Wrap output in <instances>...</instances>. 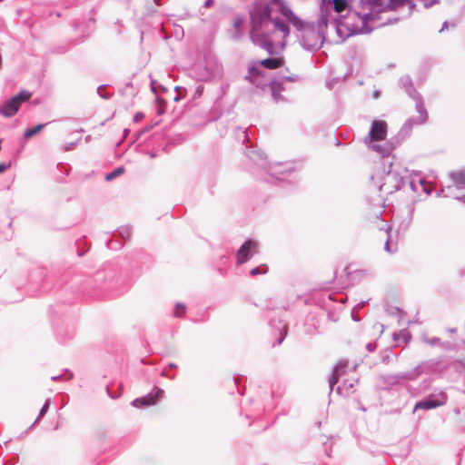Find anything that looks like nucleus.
I'll return each mask as SVG.
<instances>
[{"mask_svg":"<svg viewBox=\"0 0 465 465\" xmlns=\"http://www.w3.org/2000/svg\"><path fill=\"white\" fill-rule=\"evenodd\" d=\"M298 75H290V76H282V79H283L284 82H296L298 80Z\"/></svg>","mask_w":465,"mask_h":465,"instance_id":"4d7b16f0","label":"nucleus"},{"mask_svg":"<svg viewBox=\"0 0 465 465\" xmlns=\"http://www.w3.org/2000/svg\"><path fill=\"white\" fill-rule=\"evenodd\" d=\"M284 81L282 77L277 79H271L267 84L270 89L272 98L274 103H288L289 100L281 93L285 91Z\"/></svg>","mask_w":465,"mask_h":465,"instance_id":"f8f14e48","label":"nucleus"},{"mask_svg":"<svg viewBox=\"0 0 465 465\" xmlns=\"http://www.w3.org/2000/svg\"><path fill=\"white\" fill-rule=\"evenodd\" d=\"M408 183L411 189L413 191V192H417L418 188H417V185L415 183V181L414 179L411 176V174L409 173V178H405V183Z\"/></svg>","mask_w":465,"mask_h":465,"instance_id":"37998d69","label":"nucleus"},{"mask_svg":"<svg viewBox=\"0 0 465 465\" xmlns=\"http://www.w3.org/2000/svg\"><path fill=\"white\" fill-rule=\"evenodd\" d=\"M284 60L282 57H269L258 62V64L267 69H276L282 66Z\"/></svg>","mask_w":465,"mask_h":465,"instance_id":"4be33fe9","label":"nucleus"},{"mask_svg":"<svg viewBox=\"0 0 465 465\" xmlns=\"http://www.w3.org/2000/svg\"><path fill=\"white\" fill-rule=\"evenodd\" d=\"M328 5L329 12L333 10L337 15H341V14L348 7L347 0H329Z\"/></svg>","mask_w":465,"mask_h":465,"instance_id":"393cba45","label":"nucleus"},{"mask_svg":"<svg viewBox=\"0 0 465 465\" xmlns=\"http://www.w3.org/2000/svg\"><path fill=\"white\" fill-rule=\"evenodd\" d=\"M262 5H269L271 7L272 5H276L279 6V11L282 14V8L283 6H288L283 0H269L268 3H261Z\"/></svg>","mask_w":465,"mask_h":465,"instance_id":"ea45409f","label":"nucleus"},{"mask_svg":"<svg viewBox=\"0 0 465 465\" xmlns=\"http://www.w3.org/2000/svg\"><path fill=\"white\" fill-rule=\"evenodd\" d=\"M381 164L383 174L378 189L386 194H391L405 185V178H409V170L389 158L381 161Z\"/></svg>","mask_w":465,"mask_h":465,"instance_id":"f03ea898","label":"nucleus"},{"mask_svg":"<svg viewBox=\"0 0 465 465\" xmlns=\"http://www.w3.org/2000/svg\"><path fill=\"white\" fill-rule=\"evenodd\" d=\"M384 249L389 253H394L396 252V248H392V245L391 244L389 239H387V241L385 242Z\"/></svg>","mask_w":465,"mask_h":465,"instance_id":"09e8293b","label":"nucleus"},{"mask_svg":"<svg viewBox=\"0 0 465 465\" xmlns=\"http://www.w3.org/2000/svg\"><path fill=\"white\" fill-rule=\"evenodd\" d=\"M389 312L391 314H396L399 316V318H401L402 315L404 314V312L403 310H401V308L399 307H395V308H391V312L389 311Z\"/></svg>","mask_w":465,"mask_h":465,"instance_id":"8fccbe9b","label":"nucleus"},{"mask_svg":"<svg viewBox=\"0 0 465 465\" xmlns=\"http://www.w3.org/2000/svg\"><path fill=\"white\" fill-rule=\"evenodd\" d=\"M440 338H438V337H432V338L429 339L427 342H428L430 345H431V346H436V345H438V344L440 343Z\"/></svg>","mask_w":465,"mask_h":465,"instance_id":"6e6d98bb","label":"nucleus"},{"mask_svg":"<svg viewBox=\"0 0 465 465\" xmlns=\"http://www.w3.org/2000/svg\"><path fill=\"white\" fill-rule=\"evenodd\" d=\"M329 0H322V5L320 7V15L322 14V9H324L327 12V19L329 20Z\"/></svg>","mask_w":465,"mask_h":465,"instance_id":"a18cd8bd","label":"nucleus"},{"mask_svg":"<svg viewBox=\"0 0 465 465\" xmlns=\"http://www.w3.org/2000/svg\"><path fill=\"white\" fill-rule=\"evenodd\" d=\"M244 22V18L242 15H237L233 21V27H234V31L233 32H230V37L234 40V41H238L241 39L242 35V32L241 30V26L242 25Z\"/></svg>","mask_w":465,"mask_h":465,"instance_id":"5701e85b","label":"nucleus"},{"mask_svg":"<svg viewBox=\"0 0 465 465\" xmlns=\"http://www.w3.org/2000/svg\"><path fill=\"white\" fill-rule=\"evenodd\" d=\"M150 85L153 94H157L158 92L166 93L168 91L164 85L159 84L156 80H151Z\"/></svg>","mask_w":465,"mask_h":465,"instance_id":"c9c22d12","label":"nucleus"},{"mask_svg":"<svg viewBox=\"0 0 465 465\" xmlns=\"http://www.w3.org/2000/svg\"><path fill=\"white\" fill-rule=\"evenodd\" d=\"M449 23L447 21L443 22L441 28L439 30L440 33L443 32L444 30L448 29Z\"/></svg>","mask_w":465,"mask_h":465,"instance_id":"69168bd1","label":"nucleus"},{"mask_svg":"<svg viewBox=\"0 0 465 465\" xmlns=\"http://www.w3.org/2000/svg\"><path fill=\"white\" fill-rule=\"evenodd\" d=\"M448 400L447 394L440 391L438 394H430L422 400L417 401L414 405L413 411L418 410H432L446 404Z\"/></svg>","mask_w":465,"mask_h":465,"instance_id":"0eeeda50","label":"nucleus"},{"mask_svg":"<svg viewBox=\"0 0 465 465\" xmlns=\"http://www.w3.org/2000/svg\"><path fill=\"white\" fill-rule=\"evenodd\" d=\"M203 93V85H198L193 94V99H198L202 96Z\"/></svg>","mask_w":465,"mask_h":465,"instance_id":"c03bdc74","label":"nucleus"},{"mask_svg":"<svg viewBox=\"0 0 465 465\" xmlns=\"http://www.w3.org/2000/svg\"><path fill=\"white\" fill-rule=\"evenodd\" d=\"M63 377H64V375H63V374H61V375H55V376H53V377L51 378V380H52V381H62V380H63Z\"/></svg>","mask_w":465,"mask_h":465,"instance_id":"338daca9","label":"nucleus"},{"mask_svg":"<svg viewBox=\"0 0 465 465\" xmlns=\"http://www.w3.org/2000/svg\"><path fill=\"white\" fill-rule=\"evenodd\" d=\"M54 333L57 341L62 344L72 340L74 335V330L69 327H58L54 330Z\"/></svg>","mask_w":465,"mask_h":465,"instance_id":"412c9836","label":"nucleus"},{"mask_svg":"<svg viewBox=\"0 0 465 465\" xmlns=\"http://www.w3.org/2000/svg\"><path fill=\"white\" fill-rule=\"evenodd\" d=\"M273 20H274L275 32L279 31V32L282 33L284 38L289 36L290 27H289L288 24L277 17L273 18Z\"/></svg>","mask_w":465,"mask_h":465,"instance_id":"cd10ccee","label":"nucleus"},{"mask_svg":"<svg viewBox=\"0 0 465 465\" xmlns=\"http://www.w3.org/2000/svg\"><path fill=\"white\" fill-rule=\"evenodd\" d=\"M50 404H51V400L50 399H46L43 407L41 408L40 411H39V414L37 416V418L35 419V420L34 421V423L32 424V426L30 427V429L36 425L44 417L45 415L47 413L49 408H50Z\"/></svg>","mask_w":465,"mask_h":465,"instance_id":"2f4dec72","label":"nucleus"},{"mask_svg":"<svg viewBox=\"0 0 465 465\" xmlns=\"http://www.w3.org/2000/svg\"><path fill=\"white\" fill-rule=\"evenodd\" d=\"M381 381L384 387L383 389H389L400 382L401 380H412L414 379V373L412 371L400 372L396 374H384L381 375Z\"/></svg>","mask_w":465,"mask_h":465,"instance_id":"4468645a","label":"nucleus"},{"mask_svg":"<svg viewBox=\"0 0 465 465\" xmlns=\"http://www.w3.org/2000/svg\"><path fill=\"white\" fill-rule=\"evenodd\" d=\"M282 15L300 32L310 26L297 16L289 6H283L282 8Z\"/></svg>","mask_w":465,"mask_h":465,"instance_id":"dca6fc26","label":"nucleus"},{"mask_svg":"<svg viewBox=\"0 0 465 465\" xmlns=\"http://www.w3.org/2000/svg\"><path fill=\"white\" fill-rule=\"evenodd\" d=\"M270 324L273 328L277 329V331H279L280 337L277 340V345H280L287 336V331H288L287 324L284 323L282 321H279L278 324H275L274 322H270Z\"/></svg>","mask_w":465,"mask_h":465,"instance_id":"a878e982","label":"nucleus"},{"mask_svg":"<svg viewBox=\"0 0 465 465\" xmlns=\"http://www.w3.org/2000/svg\"><path fill=\"white\" fill-rule=\"evenodd\" d=\"M450 177L458 189H465V169L450 173Z\"/></svg>","mask_w":465,"mask_h":465,"instance_id":"b1692460","label":"nucleus"},{"mask_svg":"<svg viewBox=\"0 0 465 465\" xmlns=\"http://www.w3.org/2000/svg\"><path fill=\"white\" fill-rule=\"evenodd\" d=\"M413 100L415 101L416 111L419 114V117L417 118V124H423L428 120V113L424 105L423 98L421 94H420L417 97L413 98Z\"/></svg>","mask_w":465,"mask_h":465,"instance_id":"aec40b11","label":"nucleus"},{"mask_svg":"<svg viewBox=\"0 0 465 465\" xmlns=\"http://www.w3.org/2000/svg\"><path fill=\"white\" fill-rule=\"evenodd\" d=\"M143 118H144V114L142 112H138L134 115L133 120L134 123H138V122L142 121Z\"/></svg>","mask_w":465,"mask_h":465,"instance_id":"864d4df0","label":"nucleus"},{"mask_svg":"<svg viewBox=\"0 0 465 465\" xmlns=\"http://www.w3.org/2000/svg\"><path fill=\"white\" fill-rule=\"evenodd\" d=\"M11 167V162L5 163H0V174L5 173L6 170H8Z\"/></svg>","mask_w":465,"mask_h":465,"instance_id":"603ef678","label":"nucleus"},{"mask_svg":"<svg viewBox=\"0 0 465 465\" xmlns=\"http://www.w3.org/2000/svg\"><path fill=\"white\" fill-rule=\"evenodd\" d=\"M32 96L29 91L22 90L8 99L0 108V114L5 117H13L19 110L22 103L28 101Z\"/></svg>","mask_w":465,"mask_h":465,"instance_id":"423d86ee","label":"nucleus"},{"mask_svg":"<svg viewBox=\"0 0 465 465\" xmlns=\"http://www.w3.org/2000/svg\"><path fill=\"white\" fill-rule=\"evenodd\" d=\"M45 126V124H39L35 125L34 127L27 128L24 133V138L29 139V138L33 137L34 135L40 133L44 129Z\"/></svg>","mask_w":465,"mask_h":465,"instance_id":"7c9ffc66","label":"nucleus"},{"mask_svg":"<svg viewBox=\"0 0 465 465\" xmlns=\"http://www.w3.org/2000/svg\"><path fill=\"white\" fill-rule=\"evenodd\" d=\"M386 134L387 123L382 120H373L370 127L368 137L365 138V142H367V140L370 142L381 141L385 138Z\"/></svg>","mask_w":465,"mask_h":465,"instance_id":"ddd939ff","label":"nucleus"},{"mask_svg":"<svg viewBox=\"0 0 465 465\" xmlns=\"http://www.w3.org/2000/svg\"><path fill=\"white\" fill-rule=\"evenodd\" d=\"M258 62L249 66L248 74L245 75L244 79L249 81L251 84L255 85L257 88L264 89L267 86L266 84H262L260 77L262 75V71L259 68Z\"/></svg>","mask_w":465,"mask_h":465,"instance_id":"2eb2a0df","label":"nucleus"},{"mask_svg":"<svg viewBox=\"0 0 465 465\" xmlns=\"http://www.w3.org/2000/svg\"><path fill=\"white\" fill-rule=\"evenodd\" d=\"M404 139L402 135H399V134L386 142L384 144H372L371 145V149L381 155V161L389 158L393 161L394 156L391 157V153L393 150L401 144V141Z\"/></svg>","mask_w":465,"mask_h":465,"instance_id":"6e6552de","label":"nucleus"},{"mask_svg":"<svg viewBox=\"0 0 465 465\" xmlns=\"http://www.w3.org/2000/svg\"><path fill=\"white\" fill-rule=\"evenodd\" d=\"M124 166H119L113 170L110 173H107L104 176L105 181L110 182L115 179L116 177L120 176L122 173H124Z\"/></svg>","mask_w":465,"mask_h":465,"instance_id":"473e14b6","label":"nucleus"},{"mask_svg":"<svg viewBox=\"0 0 465 465\" xmlns=\"http://www.w3.org/2000/svg\"><path fill=\"white\" fill-rule=\"evenodd\" d=\"M117 234L123 240H127L132 235V227L128 225L122 226L117 230Z\"/></svg>","mask_w":465,"mask_h":465,"instance_id":"72a5a7b5","label":"nucleus"},{"mask_svg":"<svg viewBox=\"0 0 465 465\" xmlns=\"http://www.w3.org/2000/svg\"><path fill=\"white\" fill-rule=\"evenodd\" d=\"M161 375H162L163 377H166V378H168V379H170V380H173V379L175 378V374L168 375V374L166 373L165 370L162 371Z\"/></svg>","mask_w":465,"mask_h":465,"instance_id":"680f3d73","label":"nucleus"},{"mask_svg":"<svg viewBox=\"0 0 465 465\" xmlns=\"http://www.w3.org/2000/svg\"><path fill=\"white\" fill-rule=\"evenodd\" d=\"M257 252V242L252 239H247L236 252L237 265L248 262Z\"/></svg>","mask_w":465,"mask_h":465,"instance_id":"9b49d317","label":"nucleus"},{"mask_svg":"<svg viewBox=\"0 0 465 465\" xmlns=\"http://www.w3.org/2000/svg\"><path fill=\"white\" fill-rule=\"evenodd\" d=\"M401 88L404 89L407 94L411 98H415L420 94L415 89L410 75H403L399 80Z\"/></svg>","mask_w":465,"mask_h":465,"instance_id":"6ab92c4d","label":"nucleus"},{"mask_svg":"<svg viewBox=\"0 0 465 465\" xmlns=\"http://www.w3.org/2000/svg\"><path fill=\"white\" fill-rule=\"evenodd\" d=\"M358 7L362 13H371V21L379 18V14L388 10L382 0H360Z\"/></svg>","mask_w":465,"mask_h":465,"instance_id":"9d476101","label":"nucleus"},{"mask_svg":"<svg viewBox=\"0 0 465 465\" xmlns=\"http://www.w3.org/2000/svg\"><path fill=\"white\" fill-rule=\"evenodd\" d=\"M414 124H417L416 118L411 117L407 119L402 127L401 128L399 135H402V137L404 138L408 136L411 132Z\"/></svg>","mask_w":465,"mask_h":465,"instance_id":"c85d7f7f","label":"nucleus"},{"mask_svg":"<svg viewBox=\"0 0 465 465\" xmlns=\"http://www.w3.org/2000/svg\"><path fill=\"white\" fill-rule=\"evenodd\" d=\"M328 26L327 12L322 9L319 16L317 28L309 26L301 32L299 43L304 50L316 52L320 50L325 41L324 29Z\"/></svg>","mask_w":465,"mask_h":465,"instance_id":"7ed1b4c3","label":"nucleus"},{"mask_svg":"<svg viewBox=\"0 0 465 465\" xmlns=\"http://www.w3.org/2000/svg\"><path fill=\"white\" fill-rule=\"evenodd\" d=\"M414 212L415 202L407 203L404 209L401 211L402 219L399 223V230L406 231L410 227L412 222Z\"/></svg>","mask_w":465,"mask_h":465,"instance_id":"f3484780","label":"nucleus"},{"mask_svg":"<svg viewBox=\"0 0 465 465\" xmlns=\"http://www.w3.org/2000/svg\"><path fill=\"white\" fill-rule=\"evenodd\" d=\"M405 5H409L411 8L415 6V4L411 0H389L386 7H388V10H396L398 7Z\"/></svg>","mask_w":465,"mask_h":465,"instance_id":"c756f323","label":"nucleus"},{"mask_svg":"<svg viewBox=\"0 0 465 465\" xmlns=\"http://www.w3.org/2000/svg\"><path fill=\"white\" fill-rule=\"evenodd\" d=\"M250 22L249 35L253 45L266 50L271 55L275 54L276 50L272 40V35L275 33L272 7L260 2L254 3L250 11Z\"/></svg>","mask_w":465,"mask_h":465,"instance_id":"f257e3e1","label":"nucleus"},{"mask_svg":"<svg viewBox=\"0 0 465 465\" xmlns=\"http://www.w3.org/2000/svg\"><path fill=\"white\" fill-rule=\"evenodd\" d=\"M155 103L157 105V114L163 115L165 113L166 102L160 96L155 97Z\"/></svg>","mask_w":465,"mask_h":465,"instance_id":"4c0bfd02","label":"nucleus"},{"mask_svg":"<svg viewBox=\"0 0 465 465\" xmlns=\"http://www.w3.org/2000/svg\"><path fill=\"white\" fill-rule=\"evenodd\" d=\"M346 367H347L346 361H340L333 368L331 376L329 379L330 392L333 391L334 386L338 383L340 377L345 371Z\"/></svg>","mask_w":465,"mask_h":465,"instance_id":"a211bd4d","label":"nucleus"},{"mask_svg":"<svg viewBox=\"0 0 465 465\" xmlns=\"http://www.w3.org/2000/svg\"><path fill=\"white\" fill-rule=\"evenodd\" d=\"M335 293H331L328 295L329 300L334 301V302H340L341 303H344L347 301V296L341 297L339 300H337Z\"/></svg>","mask_w":465,"mask_h":465,"instance_id":"49530a36","label":"nucleus"},{"mask_svg":"<svg viewBox=\"0 0 465 465\" xmlns=\"http://www.w3.org/2000/svg\"><path fill=\"white\" fill-rule=\"evenodd\" d=\"M423 3L425 8L431 7L435 4L439 3V0H420Z\"/></svg>","mask_w":465,"mask_h":465,"instance_id":"3c124183","label":"nucleus"},{"mask_svg":"<svg viewBox=\"0 0 465 465\" xmlns=\"http://www.w3.org/2000/svg\"><path fill=\"white\" fill-rule=\"evenodd\" d=\"M376 348H377V343L375 341L369 342L366 345V349L370 352H373L376 350Z\"/></svg>","mask_w":465,"mask_h":465,"instance_id":"5fc2aeb1","label":"nucleus"},{"mask_svg":"<svg viewBox=\"0 0 465 465\" xmlns=\"http://www.w3.org/2000/svg\"><path fill=\"white\" fill-rule=\"evenodd\" d=\"M223 73V65L214 60L213 68L212 69L211 74L213 76L221 75Z\"/></svg>","mask_w":465,"mask_h":465,"instance_id":"58836bf2","label":"nucleus"},{"mask_svg":"<svg viewBox=\"0 0 465 465\" xmlns=\"http://www.w3.org/2000/svg\"><path fill=\"white\" fill-rule=\"evenodd\" d=\"M122 243L120 241L118 240H110L108 242H107V247L109 249H112V250H118V249H121L122 248Z\"/></svg>","mask_w":465,"mask_h":465,"instance_id":"79ce46f5","label":"nucleus"},{"mask_svg":"<svg viewBox=\"0 0 465 465\" xmlns=\"http://www.w3.org/2000/svg\"><path fill=\"white\" fill-rule=\"evenodd\" d=\"M353 383L349 381H344L342 384L338 385L335 391L340 396L347 397L352 392Z\"/></svg>","mask_w":465,"mask_h":465,"instance_id":"bb28decb","label":"nucleus"},{"mask_svg":"<svg viewBox=\"0 0 465 465\" xmlns=\"http://www.w3.org/2000/svg\"><path fill=\"white\" fill-rule=\"evenodd\" d=\"M355 15L361 19V26H354L352 24L348 22V17L344 15H336L332 19L331 24L333 25L337 35L342 41L356 35L370 34L373 28L368 25V23L371 21V13H362L361 11H355Z\"/></svg>","mask_w":465,"mask_h":465,"instance_id":"20e7f679","label":"nucleus"},{"mask_svg":"<svg viewBox=\"0 0 465 465\" xmlns=\"http://www.w3.org/2000/svg\"><path fill=\"white\" fill-rule=\"evenodd\" d=\"M213 5V0H205L203 6L209 8Z\"/></svg>","mask_w":465,"mask_h":465,"instance_id":"e2e57ef3","label":"nucleus"},{"mask_svg":"<svg viewBox=\"0 0 465 465\" xmlns=\"http://www.w3.org/2000/svg\"><path fill=\"white\" fill-rule=\"evenodd\" d=\"M245 154L255 164L263 168L268 173H271L272 176L278 175L277 180H283L281 176L292 171L291 167L283 166L282 163H277L273 166L268 165L265 153L256 147L246 146Z\"/></svg>","mask_w":465,"mask_h":465,"instance_id":"39448f33","label":"nucleus"},{"mask_svg":"<svg viewBox=\"0 0 465 465\" xmlns=\"http://www.w3.org/2000/svg\"><path fill=\"white\" fill-rule=\"evenodd\" d=\"M458 274H459V276H460V277H461V278L465 277V268H460V269L458 270Z\"/></svg>","mask_w":465,"mask_h":465,"instance_id":"774afa93","label":"nucleus"},{"mask_svg":"<svg viewBox=\"0 0 465 465\" xmlns=\"http://www.w3.org/2000/svg\"><path fill=\"white\" fill-rule=\"evenodd\" d=\"M369 300L368 301H361L360 302H358L353 308L357 311H360L361 309H362L366 303H368Z\"/></svg>","mask_w":465,"mask_h":465,"instance_id":"052dcab7","label":"nucleus"},{"mask_svg":"<svg viewBox=\"0 0 465 465\" xmlns=\"http://www.w3.org/2000/svg\"><path fill=\"white\" fill-rule=\"evenodd\" d=\"M164 395V391L161 388L155 387L152 391L144 396L134 399L132 401V406L134 408H144L153 406L160 401Z\"/></svg>","mask_w":465,"mask_h":465,"instance_id":"1a4fd4ad","label":"nucleus"},{"mask_svg":"<svg viewBox=\"0 0 465 465\" xmlns=\"http://www.w3.org/2000/svg\"><path fill=\"white\" fill-rule=\"evenodd\" d=\"M65 373L67 374L65 380L69 381L74 377V374L72 371H70L68 369L65 370Z\"/></svg>","mask_w":465,"mask_h":465,"instance_id":"0e129e2a","label":"nucleus"},{"mask_svg":"<svg viewBox=\"0 0 465 465\" xmlns=\"http://www.w3.org/2000/svg\"><path fill=\"white\" fill-rule=\"evenodd\" d=\"M106 390V392L108 394V396L111 398V399H117L119 396H120V393H113L111 391H110V388L109 386H106L105 388Z\"/></svg>","mask_w":465,"mask_h":465,"instance_id":"13d9d810","label":"nucleus"},{"mask_svg":"<svg viewBox=\"0 0 465 465\" xmlns=\"http://www.w3.org/2000/svg\"><path fill=\"white\" fill-rule=\"evenodd\" d=\"M358 311L355 310L354 308L352 309L351 311V319L354 321V322H360L361 321V318L357 312Z\"/></svg>","mask_w":465,"mask_h":465,"instance_id":"bf43d9fd","label":"nucleus"},{"mask_svg":"<svg viewBox=\"0 0 465 465\" xmlns=\"http://www.w3.org/2000/svg\"><path fill=\"white\" fill-rule=\"evenodd\" d=\"M97 94H99L100 97L104 98V99H108L111 97L112 94L105 91V85H101V86H98L97 88Z\"/></svg>","mask_w":465,"mask_h":465,"instance_id":"a19ab883","label":"nucleus"},{"mask_svg":"<svg viewBox=\"0 0 465 465\" xmlns=\"http://www.w3.org/2000/svg\"><path fill=\"white\" fill-rule=\"evenodd\" d=\"M267 272H268V266L266 264H261L257 267L252 268L250 271V275L251 276L262 275V274L267 273Z\"/></svg>","mask_w":465,"mask_h":465,"instance_id":"e433bc0d","label":"nucleus"},{"mask_svg":"<svg viewBox=\"0 0 465 465\" xmlns=\"http://www.w3.org/2000/svg\"><path fill=\"white\" fill-rule=\"evenodd\" d=\"M174 91L176 92L177 94H180L181 98H183L186 94V92H187L185 87L179 86V85L174 87Z\"/></svg>","mask_w":465,"mask_h":465,"instance_id":"de8ad7c7","label":"nucleus"},{"mask_svg":"<svg viewBox=\"0 0 465 465\" xmlns=\"http://www.w3.org/2000/svg\"><path fill=\"white\" fill-rule=\"evenodd\" d=\"M186 305L183 302H176L173 310V316L181 318L185 314Z\"/></svg>","mask_w":465,"mask_h":465,"instance_id":"f704fd0d","label":"nucleus"}]
</instances>
